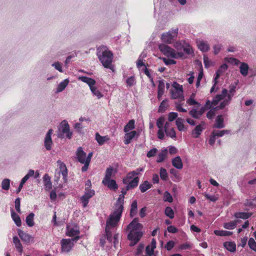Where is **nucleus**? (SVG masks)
Listing matches in <instances>:
<instances>
[{"label": "nucleus", "mask_w": 256, "mask_h": 256, "mask_svg": "<svg viewBox=\"0 0 256 256\" xmlns=\"http://www.w3.org/2000/svg\"><path fill=\"white\" fill-rule=\"evenodd\" d=\"M13 242L17 250L20 253H22V246L20 240L17 236H15L13 237Z\"/></svg>", "instance_id": "35"}, {"label": "nucleus", "mask_w": 256, "mask_h": 256, "mask_svg": "<svg viewBox=\"0 0 256 256\" xmlns=\"http://www.w3.org/2000/svg\"><path fill=\"white\" fill-rule=\"evenodd\" d=\"M170 92L172 98L178 99L180 101L184 100L183 88L182 85L176 82H174Z\"/></svg>", "instance_id": "7"}, {"label": "nucleus", "mask_w": 256, "mask_h": 256, "mask_svg": "<svg viewBox=\"0 0 256 256\" xmlns=\"http://www.w3.org/2000/svg\"><path fill=\"white\" fill-rule=\"evenodd\" d=\"M34 171L32 170H30L28 173L22 178L20 182L24 184L30 177L34 176Z\"/></svg>", "instance_id": "51"}, {"label": "nucleus", "mask_w": 256, "mask_h": 256, "mask_svg": "<svg viewBox=\"0 0 256 256\" xmlns=\"http://www.w3.org/2000/svg\"><path fill=\"white\" fill-rule=\"evenodd\" d=\"M78 79L82 82L86 84L89 86L90 88L92 87L93 85H95L96 84V80L92 78H90L84 76H79L78 78Z\"/></svg>", "instance_id": "22"}, {"label": "nucleus", "mask_w": 256, "mask_h": 256, "mask_svg": "<svg viewBox=\"0 0 256 256\" xmlns=\"http://www.w3.org/2000/svg\"><path fill=\"white\" fill-rule=\"evenodd\" d=\"M194 97L195 94H192L190 96V98L187 100L186 103L190 106L198 104V106H200V104L195 100Z\"/></svg>", "instance_id": "50"}, {"label": "nucleus", "mask_w": 256, "mask_h": 256, "mask_svg": "<svg viewBox=\"0 0 256 256\" xmlns=\"http://www.w3.org/2000/svg\"><path fill=\"white\" fill-rule=\"evenodd\" d=\"M137 135V132L135 130L130 132H126L124 137V142L126 144L130 143L132 140Z\"/></svg>", "instance_id": "20"}, {"label": "nucleus", "mask_w": 256, "mask_h": 256, "mask_svg": "<svg viewBox=\"0 0 256 256\" xmlns=\"http://www.w3.org/2000/svg\"><path fill=\"white\" fill-rule=\"evenodd\" d=\"M220 105L219 106H218V107L212 108V109L210 110L209 112H208L207 113V114H206L207 118L209 119L212 118L216 114V113H215L216 109V108L220 109Z\"/></svg>", "instance_id": "59"}, {"label": "nucleus", "mask_w": 256, "mask_h": 256, "mask_svg": "<svg viewBox=\"0 0 256 256\" xmlns=\"http://www.w3.org/2000/svg\"><path fill=\"white\" fill-rule=\"evenodd\" d=\"M198 48L202 52H207L210 49V46L206 42L202 40L196 41Z\"/></svg>", "instance_id": "25"}, {"label": "nucleus", "mask_w": 256, "mask_h": 256, "mask_svg": "<svg viewBox=\"0 0 256 256\" xmlns=\"http://www.w3.org/2000/svg\"><path fill=\"white\" fill-rule=\"evenodd\" d=\"M80 233L79 227L74 224H68L66 228V234L70 237L79 236Z\"/></svg>", "instance_id": "10"}, {"label": "nucleus", "mask_w": 256, "mask_h": 256, "mask_svg": "<svg viewBox=\"0 0 256 256\" xmlns=\"http://www.w3.org/2000/svg\"><path fill=\"white\" fill-rule=\"evenodd\" d=\"M146 56V54L144 52H142L139 56V58L136 62V66L138 68H140L142 66H146L144 62V58Z\"/></svg>", "instance_id": "30"}, {"label": "nucleus", "mask_w": 256, "mask_h": 256, "mask_svg": "<svg viewBox=\"0 0 256 256\" xmlns=\"http://www.w3.org/2000/svg\"><path fill=\"white\" fill-rule=\"evenodd\" d=\"M164 122V117H160L157 120L156 126L158 129L163 128V126Z\"/></svg>", "instance_id": "58"}, {"label": "nucleus", "mask_w": 256, "mask_h": 256, "mask_svg": "<svg viewBox=\"0 0 256 256\" xmlns=\"http://www.w3.org/2000/svg\"><path fill=\"white\" fill-rule=\"evenodd\" d=\"M204 123L202 122L201 124L198 125L196 126L194 130L192 132V135L195 138H197L202 133V131L204 129Z\"/></svg>", "instance_id": "23"}, {"label": "nucleus", "mask_w": 256, "mask_h": 256, "mask_svg": "<svg viewBox=\"0 0 256 256\" xmlns=\"http://www.w3.org/2000/svg\"><path fill=\"white\" fill-rule=\"evenodd\" d=\"M165 84L163 81H160L158 85V98L159 100L161 99L164 91Z\"/></svg>", "instance_id": "31"}, {"label": "nucleus", "mask_w": 256, "mask_h": 256, "mask_svg": "<svg viewBox=\"0 0 256 256\" xmlns=\"http://www.w3.org/2000/svg\"><path fill=\"white\" fill-rule=\"evenodd\" d=\"M227 68H228V66L226 64H223L220 67L218 70L216 71V76H215V77L214 78V84L213 86H212V88H211L210 90L211 93L212 92H214V90L216 86V84L218 83L217 80L219 78L220 76L227 70Z\"/></svg>", "instance_id": "12"}, {"label": "nucleus", "mask_w": 256, "mask_h": 256, "mask_svg": "<svg viewBox=\"0 0 256 256\" xmlns=\"http://www.w3.org/2000/svg\"><path fill=\"white\" fill-rule=\"evenodd\" d=\"M10 180L8 178L4 179L2 182V187L3 190H8L10 188Z\"/></svg>", "instance_id": "53"}, {"label": "nucleus", "mask_w": 256, "mask_h": 256, "mask_svg": "<svg viewBox=\"0 0 256 256\" xmlns=\"http://www.w3.org/2000/svg\"><path fill=\"white\" fill-rule=\"evenodd\" d=\"M143 170H144L143 168H136L134 170H133L132 172H128L126 174V176L123 178L122 182L126 183L128 182V180H131L133 178L137 176H136L139 174L140 172H142Z\"/></svg>", "instance_id": "15"}, {"label": "nucleus", "mask_w": 256, "mask_h": 256, "mask_svg": "<svg viewBox=\"0 0 256 256\" xmlns=\"http://www.w3.org/2000/svg\"><path fill=\"white\" fill-rule=\"evenodd\" d=\"M178 29L176 28L168 32L164 33L162 35V40L167 44H171L174 38L176 37Z\"/></svg>", "instance_id": "11"}, {"label": "nucleus", "mask_w": 256, "mask_h": 256, "mask_svg": "<svg viewBox=\"0 0 256 256\" xmlns=\"http://www.w3.org/2000/svg\"><path fill=\"white\" fill-rule=\"evenodd\" d=\"M96 140L98 142L99 145L102 146L106 142L110 140V138L108 136H102L98 132L96 134Z\"/></svg>", "instance_id": "24"}, {"label": "nucleus", "mask_w": 256, "mask_h": 256, "mask_svg": "<svg viewBox=\"0 0 256 256\" xmlns=\"http://www.w3.org/2000/svg\"><path fill=\"white\" fill-rule=\"evenodd\" d=\"M252 214L246 212H238L234 214V216L237 218L246 219L250 217Z\"/></svg>", "instance_id": "36"}, {"label": "nucleus", "mask_w": 256, "mask_h": 256, "mask_svg": "<svg viewBox=\"0 0 256 256\" xmlns=\"http://www.w3.org/2000/svg\"><path fill=\"white\" fill-rule=\"evenodd\" d=\"M90 91L92 94L96 96L98 98H100L103 96L102 94L100 92V91L95 86V85H93L90 88Z\"/></svg>", "instance_id": "44"}, {"label": "nucleus", "mask_w": 256, "mask_h": 256, "mask_svg": "<svg viewBox=\"0 0 256 256\" xmlns=\"http://www.w3.org/2000/svg\"><path fill=\"white\" fill-rule=\"evenodd\" d=\"M98 56L105 68L114 71V66L112 64L113 54L106 46H102L98 48Z\"/></svg>", "instance_id": "3"}, {"label": "nucleus", "mask_w": 256, "mask_h": 256, "mask_svg": "<svg viewBox=\"0 0 256 256\" xmlns=\"http://www.w3.org/2000/svg\"><path fill=\"white\" fill-rule=\"evenodd\" d=\"M248 244L250 249L256 252V242L253 238H250L248 242Z\"/></svg>", "instance_id": "56"}, {"label": "nucleus", "mask_w": 256, "mask_h": 256, "mask_svg": "<svg viewBox=\"0 0 256 256\" xmlns=\"http://www.w3.org/2000/svg\"><path fill=\"white\" fill-rule=\"evenodd\" d=\"M214 128H221L224 127V118L222 115H218L216 120V124L214 126Z\"/></svg>", "instance_id": "29"}, {"label": "nucleus", "mask_w": 256, "mask_h": 256, "mask_svg": "<svg viewBox=\"0 0 256 256\" xmlns=\"http://www.w3.org/2000/svg\"><path fill=\"white\" fill-rule=\"evenodd\" d=\"M172 166L179 170H180L183 167L182 160L180 156H178L172 160Z\"/></svg>", "instance_id": "26"}, {"label": "nucleus", "mask_w": 256, "mask_h": 256, "mask_svg": "<svg viewBox=\"0 0 256 256\" xmlns=\"http://www.w3.org/2000/svg\"><path fill=\"white\" fill-rule=\"evenodd\" d=\"M184 122V120L181 118H178L176 120V124L180 131H184L186 130Z\"/></svg>", "instance_id": "43"}, {"label": "nucleus", "mask_w": 256, "mask_h": 256, "mask_svg": "<svg viewBox=\"0 0 256 256\" xmlns=\"http://www.w3.org/2000/svg\"><path fill=\"white\" fill-rule=\"evenodd\" d=\"M214 234L218 236H229L232 234V232L224 230H215Z\"/></svg>", "instance_id": "42"}, {"label": "nucleus", "mask_w": 256, "mask_h": 256, "mask_svg": "<svg viewBox=\"0 0 256 256\" xmlns=\"http://www.w3.org/2000/svg\"><path fill=\"white\" fill-rule=\"evenodd\" d=\"M135 122L134 120H130L124 128V132H127L134 128Z\"/></svg>", "instance_id": "45"}, {"label": "nucleus", "mask_w": 256, "mask_h": 256, "mask_svg": "<svg viewBox=\"0 0 256 256\" xmlns=\"http://www.w3.org/2000/svg\"><path fill=\"white\" fill-rule=\"evenodd\" d=\"M102 183L104 185L106 186L110 190H116L118 188V186L116 184V180H106L105 182L104 180H102Z\"/></svg>", "instance_id": "18"}, {"label": "nucleus", "mask_w": 256, "mask_h": 256, "mask_svg": "<svg viewBox=\"0 0 256 256\" xmlns=\"http://www.w3.org/2000/svg\"><path fill=\"white\" fill-rule=\"evenodd\" d=\"M11 216H12V218L14 220V222L18 226H21L22 223H21L20 218V216H18V215L16 214L13 211H12L11 212Z\"/></svg>", "instance_id": "46"}, {"label": "nucleus", "mask_w": 256, "mask_h": 256, "mask_svg": "<svg viewBox=\"0 0 256 256\" xmlns=\"http://www.w3.org/2000/svg\"><path fill=\"white\" fill-rule=\"evenodd\" d=\"M164 200L169 202H172L173 201V198L172 195L167 191L165 192L164 193Z\"/></svg>", "instance_id": "55"}, {"label": "nucleus", "mask_w": 256, "mask_h": 256, "mask_svg": "<svg viewBox=\"0 0 256 256\" xmlns=\"http://www.w3.org/2000/svg\"><path fill=\"white\" fill-rule=\"evenodd\" d=\"M52 134V130L50 129L47 132L44 139V146L47 150H50L52 148V142L51 136Z\"/></svg>", "instance_id": "16"}, {"label": "nucleus", "mask_w": 256, "mask_h": 256, "mask_svg": "<svg viewBox=\"0 0 256 256\" xmlns=\"http://www.w3.org/2000/svg\"><path fill=\"white\" fill-rule=\"evenodd\" d=\"M139 180L138 177L136 176L131 180H128V182L126 183H123L126 184V190H129L136 187L138 185Z\"/></svg>", "instance_id": "17"}, {"label": "nucleus", "mask_w": 256, "mask_h": 256, "mask_svg": "<svg viewBox=\"0 0 256 256\" xmlns=\"http://www.w3.org/2000/svg\"><path fill=\"white\" fill-rule=\"evenodd\" d=\"M137 202L136 200H134L132 202L131 205V208L130 212V216H134L136 214V213L137 210Z\"/></svg>", "instance_id": "48"}, {"label": "nucleus", "mask_w": 256, "mask_h": 256, "mask_svg": "<svg viewBox=\"0 0 256 256\" xmlns=\"http://www.w3.org/2000/svg\"><path fill=\"white\" fill-rule=\"evenodd\" d=\"M152 186L148 181H144L142 184L140 186V189L142 192H146Z\"/></svg>", "instance_id": "39"}, {"label": "nucleus", "mask_w": 256, "mask_h": 256, "mask_svg": "<svg viewBox=\"0 0 256 256\" xmlns=\"http://www.w3.org/2000/svg\"><path fill=\"white\" fill-rule=\"evenodd\" d=\"M124 196L120 194L114 206V212L106 220L105 232L108 240H112L111 230L117 226L123 210Z\"/></svg>", "instance_id": "1"}, {"label": "nucleus", "mask_w": 256, "mask_h": 256, "mask_svg": "<svg viewBox=\"0 0 256 256\" xmlns=\"http://www.w3.org/2000/svg\"><path fill=\"white\" fill-rule=\"evenodd\" d=\"M248 68L249 67L247 64L242 62L240 67L241 74L244 76H246L248 73Z\"/></svg>", "instance_id": "37"}, {"label": "nucleus", "mask_w": 256, "mask_h": 256, "mask_svg": "<svg viewBox=\"0 0 256 256\" xmlns=\"http://www.w3.org/2000/svg\"><path fill=\"white\" fill-rule=\"evenodd\" d=\"M224 246L229 252H234L236 250V244L233 242H226L224 243Z\"/></svg>", "instance_id": "27"}, {"label": "nucleus", "mask_w": 256, "mask_h": 256, "mask_svg": "<svg viewBox=\"0 0 256 256\" xmlns=\"http://www.w3.org/2000/svg\"><path fill=\"white\" fill-rule=\"evenodd\" d=\"M184 41L177 42L174 44V47L177 50H180L184 47Z\"/></svg>", "instance_id": "62"}, {"label": "nucleus", "mask_w": 256, "mask_h": 256, "mask_svg": "<svg viewBox=\"0 0 256 256\" xmlns=\"http://www.w3.org/2000/svg\"><path fill=\"white\" fill-rule=\"evenodd\" d=\"M160 178L162 180L165 181L168 180V174L165 168H160Z\"/></svg>", "instance_id": "49"}, {"label": "nucleus", "mask_w": 256, "mask_h": 256, "mask_svg": "<svg viewBox=\"0 0 256 256\" xmlns=\"http://www.w3.org/2000/svg\"><path fill=\"white\" fill-rule=\"evenodd\" d=\"M167 154V150H162L158 155L157 162H160L164 160Z\"/></svg>", "instance_id": "47"}, {"label": "nucleus", "mask_w": 256, "mask_h": 256, "mask_svg": "<svg viewBox=\"0 0 256 256\" xmlns=\"http://www.w3.org/2000/svg\"><path fill=\"white\" fill-rule=\"evenodd\" d=\"M114 172V170L112 167L110 166L107 168L106 172V174L103 180H104L105 182L106 180L110 179Z\"/></svg>", "instance_id": "40"}, {"label": "nucleus", "mask_w": 256, "mask_h": 256, "mask_svg": "<svg viewBox=\"0 0 256 256\" xmlns=\"http://www.w3.org/2000/svg\"><path fill=\"white\" fill-rule=\"evenodd\" d=\"M216 106V105L214 104L213 101L211 102L210 100H208L206 102V104L204 105V106L200 108V110H198L199 112L200 115L201 116L204 112V111L210 108L214 107Z\"/></svg>", "instance_id": "32"}, {"label": "nucleus", "mask_w": 256, "mask_h": 256, "mask_svg": "<svg viewBox=\"0 0 256 256\" xmlns=\"http://www.w3.org/2000/svg\"><path fill=\"white\" fill-rule=\"evenodd\" d=\"M18 234L21 240L27 244L34 242V238L32 236L20 230H18Z\"/></svg>", "instance_id": "14"}, {"label": "nucleus", "mask_w": 256, "mask_h": 256, "mask_svg": "<svg viewBox=\"0 0 256 256\" xmlns=\"http://www.w3.org/2000/svg\"><path fill=\"white\" fill-rule=\"evenodd\" d=\"M43 180L46 190H49L52 186L50 177L48 174H45L43 177Z\"/></svg>", "instance_id": "28"}, {"label": "nucleus", "mask_w": 256, "mask_h": 256, "mask_svg": "<svg viewBox=\"0 0 256 256\" xmlns=\"http://www.w3.org/2000/svg\"><path fill=\"white\" fill-rule=\"evenodd\" d=\"M92 155L93 153L90 152L86 156V153L84 152L82 147L78 148L76 152V159L78 162L84 164L82 168V172H86L88 170Z\"/></svg>", "instance_id": "5"}, {"label": "nucleus", "mask_w": 256, "mask_h": 256, "mask_svg": "<svg viewBox=\"0 0 256 256\" xmlns=\"http://www.w3.org/2000/svg\"><path fill=\"white\" fill-rule=\"evenodd\" d=\"M216 106V105L214 104L213 101L211 102L210 100H208L206 102V104L204 105V106L200 108V110H198L199 112L200 115L201 116L204 112V111L210 108L214 107Z\"/></svg>", "instance_id": "33"}, {"label": "nucleus", "mask_w": 256, "mask_h": 256, "mask_svg": "<svg viewBox=\"0 0 256 256\" xmlns=\"http://www.w3.org/2000/svg\"><path fill=\"white\" fill-rule=\"evenodd\" d=\"M80 238V236H76L71 239H62L60 242L62 252H69L74 246V242H76Z\"/></svg>", "instance_id": "8"}, {"label": "nucleus", "mask_w": 256, "mask_h": 256, "mask_svg": "<svg viewBox=\"0 0 256 256\" xmlns=\"http://www.w3.org/2000/svg\"><path fill=\"white\" fill-rule=\"evenodd\" d=\"M204 195L207 200L211 202H214L218 199V196L216 195H210L206 193L204 194Z\"/></svg>", "instance_id": "57"}, {"label": "nucleus", "mask_w": 256, "mask_h": 256, "mask_svg": "<svg viewBox=\"0 0 256 256\" xmlns=\"http://www.w3.org/2000/svg\"><path fill=\"white\" fill-rule=\"evenodd\" d=\"M238 220H234L228 222H226L224 224L223 226L226 229L233 230L236 226L237 222Z\"/></svg>", "instance_id": "38"}, {"label": "nucleus", "mask_w": 256, "mask_h": 256, "mask_svg": "<svg viewBox=\"0 0 256 256\" xmlns=\"http://www.w3.org/2000/svg\"><path fill=\"white\" fill-rule=\"evenodd\" d=\"M236 86H234L230 87L229 92L226 89L224 88L222 94H218L213 100L214 105H217L220 100H223L220 103V108H223L224 106L228 104L232 97L235 92Z\"/></svg>", "instance_id": "4"}, {"label": "nucleus", "mask_w": 256, "mask_h": 256, "mask_svg": "<svg viewBox=\"0 0 256 256\" xmlns=\"http://www.w3.org/2000/svg\"><path fill=\"white\" fill-rule=\"evenodd\" d=\"M142 224L138 223V219L134 218L128 226L127 229L130 230L128 236V238L131 242L130 246L135 245L140 240L142 236V233L140 230L142 228Z\"/></svg>", "instance_id": "2"}, {"label": "nucleus", "mask_w": 256, "mask_h": 256, "mask_svg": "<svg viewBox=\"0 0 256 256\" xmlns=\"http://www.w3.org/2000/svg\"><path fill=\"white\" fill-rule=\"evenodd\" d=\"M184 50L188 54H191L193 52L192 48L186 43L185 42L184 47H183Z\"/></svg>", "instance_id": "60"}, {"label": "nucleus", "mask_w": 256, "mask_h": 256, "mask_svg": "<svg viewBox=\"0 0 256 256\" xmlns=\"http://www.w3.org/2000/svg\"><path fill=\"white\" fill-rule=\"evenodd\" d=\"M58 162L59 164V166L60 168L59 173L62 174L64 181L66 182L67 180L66 178L68 176V170L66 165L60 161H58Z\"/></svg>", "instance_id": "21"}, {"label": "nucleus", "mask_w": 256, "mask_h": 256, "mask_svg": "<svg viewBox=\"0 0 256 256\" xmlns=\"http://www.w3.org/2000/svg\"><path fill=\"white\" fill-rule=\"evenodd\" d=\"M164 213L170 218L172 219L174 218V212L170 207L167 206L165 209Z\"/></svg>", "instance_id": "52"}, {"label": "nucleus", "mask_w": 256, "mask_h": 256, "mask_svg": "<svg viewBox=\"0 0 256 256\" xmlns=\"http://www.w3.org/2000/svg\"><path fill=\"white\" fill-rule=\"evenodd\" d=\"M213 134H214V136H216V137H221L223 136L226 134H227L228 132V131L226 130H214L212 132Z\"/></svg>", "instance_id": "54"}, {"label": "nucleus", "mask_w": 256, "mask_h": 256, "mask_svg": "<svg viewBox=\"0 0 256 256\" xmlns=\"http://www.w3.org/2000/svg\"><path fill=\"white\" fill-rule=\"evenodd\" d=\"M69 83L68 79H65L62 82H60L58 86L56 92H60L63 91Z\"/></svg>", "instance_id": "34"}, {"label": "nucleus", "mask_w": 256, "mask_h": 256, "mask_svg": "<svg viewBox=\"0 0 256 256\" xmlns=\"http://www.w3.org/2000/svg\"><path fill=\"white\" fill-rule=\"evenodd\" d=\"M157 151L158 150L156 148H153L148 152L146 156L148 158L152 157L156 154Z\"/></svg>", "instance_id": "64"}, {"label": "nucleus", "mask_w": 256, "mask_h": 256, "mask_svg": "<svg viewBox=\"0 0 256 256\" xmlns=\"http://www.w3.org/2000/svg\"><path fill=\"white\" fill-rule=\"evenodd\" d=\"M60 130L63 134H66L68 138H72V132L70 131L69 125L66 120H63L60 123Z\"/></svg>", "instance_id": "13"}, {"label": "nucleus", "mask_w": 256, "mask_h": 256, "mask_svg": "<svg viewBox=\"0 0 256 256\" xmlns=\"http://www.w3.org/2000/svg\"><path fill=\"white\" fill-rule=\"evenodd\" d=\"M158 48L160 51L167 57L177 58H182L183 56L182 52H176L174 50L164 44H160L158 46Z\"/></svg>", "instance_id": "6"}, {"label": "nucleus", "mask_w": 256, "mask_h": 256, "mask_svg": "<svg viewBox=\"0 0 256 256\" xmlns=\"http://www.w3.org/2000/svg\"><path fill=\"white\" fill-rule=\"evenodd\" d=\"M178 117L176 112H171L168 114V120L170 122H172Z\"/></svg>", "instance_id": "63"}, {"label": "nucleus", "mask_w": 256, "mask_h": 256, "mask_svg": "<svg viewBox=\"0 0 256 256\" xmlns=\"http://www.w3.org/2000/svg\"><path fill=\"white\" fill-rule=\"evenodd\" d=\"M34 214L33 213H30L26 218V222L27 225L30 227H32L34 226Z\"/></svg>", "instance_id": "41"}, {"label": "nucleus", "mask_w": 256, "mask_h": 256, "mask_svg": "<svg viewBox=\"0 0 256 256\" xmlns=\"http://www.w3.org/2000/svg\"><path fill=\"white\" fill-rule=\"evenodd\" d=\"M94 194L95 192L94 190L90 189V188H85L84 194L80 198L84 208L87 206L89 202L90 199L93 197Z\"/></svg>", "instance_id": "9"}, {"label": "nucleus", "mask_w": 256, "mask_h": 256, "mask_svg": "<svg viewBox=\"0 0 256 256\" xmlns=\"http://www.w3.org/2000/svg\"><path fill=\"white\" fill-rule=\"evenodd\" d=\"M170 124L168 122H166L164 126V132L166 134L167 136L170 137L172 138H176V132L174 128H170Z\"/></svg>", "instance_id": "19"}, {"label": "nucleus", "mask_w": 256, "mask_h": 256, "mask_svg": "<svg viewBox=\"0 0 256 256\" xmlns=\"http://www.w3.org/2000/svg\"><path fill=\"white\" fill-rule=\"evenodd\" d=\"M190 114L194 118H198L200 116L198 111L196 109L193 108L190 112Z\"/></svg>", "instance_id": "61"}]
</instances>
